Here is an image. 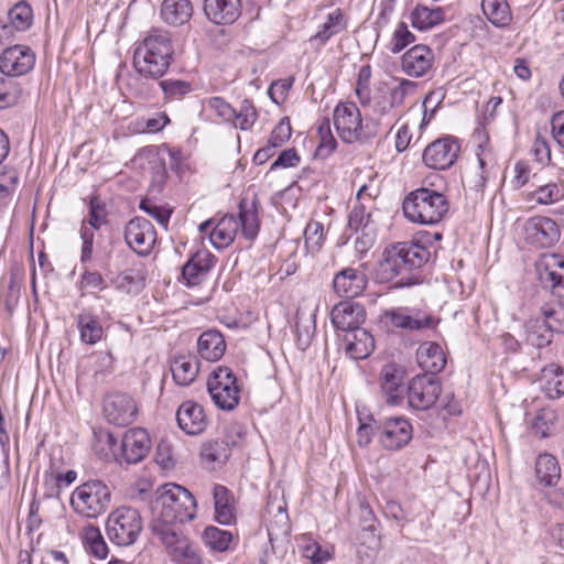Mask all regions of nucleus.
<instances>
[{"mask_svg":"<svg viewBox=\"0 0 564 564\" xmlns=\"http://www.w3.org/2000/svg\"><path fill=\"white\" fill-rule=\"evenodd\" d=\"M196 507L194 496L186 488L176 484L161 486L151 501L153 533L161 538L165 532H181L176 524L193 520Z\"/></svg>","mask_w":564,"mask_h":564,"instance_id":"f257e3e1","label":"nucleus"},{"mask_svg":"<svg viewBox=\"0 0 564 564\" xmlns=\"http://www.w3.org/2000/svg\"><path fill=\"white\" fill-rule=\"evenodd\" d=\"M430 250L414 241L398 242L383 252V259L379 264L378 275L381 282H389L401 276L394 282V288H404L417 283L414 270L422 268L430 259Z\"/></svg>","mask_w":564,"mask_h":564,"instance_id":"f03ea898","label":"nucleus"},{"mask_svg":"<svg viewBox=\"0 0 564 564\" xmlns=\"http://www.w3.org/2000/svg\"><path fill=\"white\" fill-rule=\"evenodd\" d=\"M174 50L170 34L161 30H152L141 42L137 43L133 53V67L144 78L159 79L169 69L173 61Z\"/></svg>","mask_w":564,"mask_h":564,"instance_id":"7ed1b4c3","label":"nucleus"},{"mask_svg":"<svg viewBox=\"0 0 564 564\" xmlns=\"http://www.w3.org/2000/svg\"><path fill=\"white\" fill-rule=\"evenodd\" d=\"M116 444L117 440L111 433L96 434L95 451L105 459L112 456L120 463L137 464L148 455L151 448L149 434L141 427L131 429L123 434L119 455L115 453Z\"/></svg>","mask_w":564,"mask_h":564,"instance_id":"20e7f679","label":"nucleus"},{"mask_svg":"<svg viewBox=\"0 0 564 564\" xmlns=\"http://www.w3.org/2000/svg\"><path fill=\"white\" fill-rule=\"evenodd\" d=\"M402 209L409 221L432 226L438 224L447 214L448 200L440 192L420 187L404 197Z\"/></svg>","mask_w":564,"mask_h":564,"instance_id":"39448f33","label":"nucleus"},{"mask_svg":"<svg viewBox=\"0 0 564 564\" xmlns=\"http://www.w3.org/2000/svg\"><path fill=\"white\" fill-rule=\"evenodd\" d=\"M110 501L111 491L99 479H91L79 485L72 492L69 499L72 509L77 514L88 519H95L105 513Z\"/></svg>","mask_w":564,"mask_h":564,"instance_id":"423d86ee","label":"nucleus"},{"mask_svg":"<svg viewBox=\"0 0 564 564\" xmlns=\"http://www.w3.org/2000/svg\"><path fill=\"white\" fill-rule=\"evenodd\" d=\"M143 528L140 512L131 507L113 510L107 519L106 529L111 542L120 546H129L139 538Z\"/></svg>","mask_w":564,"mask_h":564,"instance_id":"0eeeda50","label":"nucleus"},{"mask_svg":"<svg viewBox=\"0 0 564 564\" xmlns=\"http://www.w3.org/2000/svg\"><path fill=\"white\" fill-rule=\"evenodd\" d=\"M207 390L215 405L224 411H231L240 400L237 378L228 367L219 366L209 375Z\"/></svg>","mask_w":564,"mask_h":564,"instance_id":"6e6552de","label":"nucleus"},{"mask_svg":"<svg viewBox=\"0 0 564 564\" xmlns=\"http://www.w3.org/2000/svg\"><path fill=\"white\" fill-rule=\"evenodd\" d=\"M175 564H210L204 558L199 546L182 531L177 533H164L159 538Z\"/></svg>","mask_w":564,"mask_h":564,"instance_id":"1a4fd4ad","label":"nucleus"},{"mask_svg":"<svg viewBox=\"0 0 564 564\" xmlns=\"http://www.w3.org/2000/svg\"><path fill=\"white\" fill-rule=\"evenodd\" d=\"M442 387L438 378L433 375H417L409 383V405L419 411L431 409L438 400Z\"/></svg>","mask_w":564,"mask_h":564,"instance_id":"9d476101","label":"nucleus"},{"mask_svg":"<svg viewBox=\"0 0 564 564\" xmlns=\"http://www.w3.org/2000/svg\"><path fill=\"white\" fill-rule=\"evenodd\" d=\"M102 413L109 423L127 426L134 422L138 414V405L130 394L111 392L104 398Z\"/></svg>","mask_w":564,"mask_h":564,"instance_id":"9b49d317","label":"nucleus"},{"mask_svg":"<svg viewBox=\"0 0 564 564\" xmlns=\"http://www.w3.org/2000/svg\"><path fill=\"white\" fill-rule=\"evenodd\" d=\"M333 120L339 138L346 143H354L362 138V118L354 102H344L335 107Z\"/></svg>","mask_w":564,"mask_h":564,"instance_id":"f8f14e48","label":"nucleus"},{"mask_svg":"<svg viewBox=\"0 0 564 564\" xmlns=\"http://www.w3.org/2000/svg\"><path fill=\"white\" fill-rule=\"evenodd\" d=\"M124 240L139 256H148L155 243L156 232L150 220L134 217L126 225Z\"/></svg>","mask_w":564,"mask_h":564,"instance_id":"ddd939ff","label":"nucleus"},{"mask_svg":"<svg viewBox=\"0 0 564 564\" xmlns=\"http://www.w3.org/2000/svg\"><path fill=\"white\" fill-rule=\"evenodd\" d=\"M523 237L531 246L547 248L558 241L560 230L553 219L535 216L524 223Z\"/></svg>","mask_w":564,"mask_h":564,"instance_id":"4468645a","label":"nucleus"},{"mask_svg":"<svg viewBox=\"0 0 564 564\" xmlns=\"http://www.w3.org/2000/svg\"><path fill=\"white\" fill-rule=\"evenodd\" d=\"M459 150V144L452 137H445L430 143L422 159L430 169L446 170L455 163Z\"/></svg>","mask_w":564,"mask_h":564,"instance_id":"2eb2a0df","label":"nucleus"},{"mask_svg":"<svg viewBox=\"0 0 564 564\" xmlns=\"http://www.w3.org/2000/svg\"><path fill=\"white\" fill-rule=\"evenodd\" d=\"M35 64L34 52L25 45H13L0 55V72L7 76L28 74Z\"/></svg>","mask_w":564,"mask_h":564,"instance_id":"dca6fc26","label":"nucleus"},{"mask_svg":"<svg viewBox=\"0 0 564 564\" xmlns=\"http://www.w3.org/2000/svg\"><path fill=\"white\" fill-rule=\"evenodd\" d=\"M376 429L379 432V442L389 451L400 449L412 438V426L403 417H390L376 425Z\"/></svg>","mask_w":564,"mask_h":564,"instance_id":"f3484780","label":"nucleus"},{"mask_svg":"<svg viewBox=\"0 0 564 564\" xmlns=\"http://www.w3.org/2000/svg\"><path fill=\"white\" fill-rule=\"evenodd\" d=\"M198 229L202 234L209 231L210 243L216 249H225L234 242L239 223L234 215H225L216 224L213 219L202 223Z\"/></svg>","mask_w":564,"mask_h":564,"instance_id":"a211bd4d","label":"nucleus"},{"mask_svg":"<svg viewBox=\"0 0 564 564\" xmlns=\"http://www.w3.org/2000/svg\"><path fill=\"white\" fill-rule=\"evenodd\" d=\"M366 319L364 306L357 302L344 301L336 304L330 312V321L337 330L352 332L361 328Z\"/></svg>","mask_w":564,"mask_h":564,"instance_id":"6ab92c4d","label":"nucleus"},{"mask_svg":"<svg viewBox=\"0 0 564 564\" xmlns=\"http://www.w3.org/2000/svg\"><path fill=\"white\" fill-rule=\"evenodd\" d=\"M348 28V17L339 8L328 12L317 31L308 41L317 50L322 48L332 37L344 33Z\"/></svg>","mask_w":564,"mask_h":564,"instance_id":"aec40b11","label":"nucleus"},{"mask_svg":"<svg viewBox=\"0 0 564 564\" xmlns=\"http://www.w3.org/2000/svg\"><path fill=\"white\" fill-rule=\"evenodd\" d=\"M433 51L424 44H417L408 50L401 58V68L410 77H422L432 68Z\"/></svg>","mask_w":564,"mask_h":564,"instance_id":"412c9836","label":"nucleus"},{"mask_svg":"<svg viewBox=\"0 0 564 564\" xmlns=\"http://www.w3.org/2000/svg\"><path fill=\"white\" fill-rule=\"evenodd\" d=\"M216 263V257L206 249L197 250L183 265L182 279L187 286L198 285Z\"/></svg>","mask_w":564,"mask_h":564,"instance_id":"4be33fe9","label":"nucleus"},{"mask_svg":"<svg viewBox=\"0 0 564 564\" xmlns=\"http://www.w3.org/2000/svg\"><path fill=\"white\" fill-rule=\"evenodd\" d=\"M176 421L180 429L188 435H198L208 425L204 408L194 401H185L178 406Z\"/></svg>","mask_w":564,"mask_h":564,"instance_id":"5701e85b","label":"nucleus"},{"mask_svg":"<svg viewBox=\"0 0 564 564\" xmlns=\"http://www.w3.org/2000/svg\"><path fill=\"white\" fill-rule=\"evenodd\" d=\"M367 285V278L364 272L346 268L338 272L333 280L335 292L343 297L352 299L362 293Z\"/></svg>","mask_w":564,"mask_h":564,"instance_id":"b1692460","label":"nucleus"},{"mask_svg":"<svg viewBox=\"0 0 564 564\" xmlns=\"http://www.w3.org/2000/svg\"><path fill=\"white\" fill-rule=\"evenodd\" d=\"M536 271L542 283L551 288H564V258L562 256L543 254L536 263Z\"/></svg>","mask_w":564,"mask_h":564,"instance_id":"393cba45","label":"nucleus"},{"mask_svg":"<svg viewBox=\"0 0 564 564\" xmlns=\"http://www.w3.org/2000/svg\"><path fill=\"white\" fill-rule=\"evenodd\" d=\"M416 361L424 375L436 376L446 365V357L441 346L434 341L421 344L416 350Z\"/></svg>","mask_w":564,"mask_h":564,"instance_id":"a878e982","label":"nucleus"},{"mask_svg":"<svg viewBox=\"0 0 564 564\" xmlns=\"http://www.w3.org/2000/svg\"><path fill=\"white\" fill-rule=\"evenodd\" d=\"M346 354L355 360L365 359L370 356L375 349V339L372 335L364 329H355L344 335Z\"/></svg>","mask_w":564,"mask_h":564,"instance_id":"bb28decb","label":"nucleus"},{"mask_svg":"<svg viewBox=\"0 0 564 564\" xmlns=\"http://www.w3.org/2000/svg\"><path fill=\"white\" fill-rule=\"evenodd\" d=\"M204 11L216 24H230L240 14V0H205Z\"/></svg>","mask_w":564,"mask_h":564,"instance_id":"cd10ccee","label":"nucleus"},{"mask_svg":"<svg viewBox=\"0 0 564 564\" xmlns=\"http://www.w3.org/2000/svg\"><path fill=\"white\" fill-rule=\"evenodd\" d=\"M538 383L550 399L560 398L564 394V369L555 364L543 367Z\"/></svg>","mask_w":564,"mask_h":564,"instance_id":"c85d7f7f","label":"nucleus"},{"mask_svg":"<svg viewBox=\"0 0 564 564\" xmlns=\"http://www.w3.org/2000/svg\"><path fill=\"white\" fill-rule=\"evenodd\" d=\"M197 351L207 361L219 360L226 351V343L220 332L209 329L204 332L197 340Z\"/></svg>","mask_w":564,"mask_h":564,"instance_id":"c756f323","label":"nucleus"},{"mask_svg":"<svg viewBox=\"0 0 564 564\" xmlns=\"http://www.w3.org/2000/svg\"><path fill=\"white\" fill-rule=\"evenodd\" d=\"M383 321L387 325L391 327L409 330H419L422 328H427L433 323V318L431 316H411L406 313L404 308H394L391 311H387L383 315Z\"/></svg>","mask_w":564,"mask_h":564,"instance_id":"7c9ffc66","label":"nucleus"},{"mask_svg":"<svg viewBox=\"0 0 564 564\" xmlns=\"http://www.w3.org/2000/svg\"><path fill=\"white\" fill-rule=\"evenodd\" d=\"M173 379L178 386H189L199 371V361L193 355H182L173 358L171 364Z\"/></svg>","mask_w":564,"mask_h":564,"instance_id":"2f4dec72","label":"nucleus"},{"mask_svg":"<svg viewBox=\"0 0 564 564\" xmlns=\"http://www.w3.org/2000/svg\"><path fill=\"white\" fill-rule=\"evenodd\" d=\"M200 462L207 469L224 465L230 456V447L224 440H210L200 447Z\"/></svg>","mask_w":564,"mask_h":564,"instance_id":"473e14b6","label":"nucleus"},{"mask_svg":"<svg viewBox=\"0 0 564 564\" xmlns=\"http://www.w3.org/2000/svg\"><path fill=\"white\" fill-rule=\"evenodd\" d=\"M193 6L189 0H164L161 6V18L170 25H183L189 21Z\"/></svg>","mask_w":564,"mask_h":564,"instance_id":"72a5a7b5","label":"nucleus"},{"mask_svg":"<svg viewBox=\"0 0 564 564\" xmlns=\"http://www.w3.org/2000/svg\"><path fill=\"white\" fill-rule=\"evenodd\" d=\"M237 220L239 223V228H241V235L248 240H253L257 237L260 228V220L254 200H240L239 215Z\"/></svg>","mask_w":564,"mask_h":564,"instance_id":"f704fd0d","label":"nucleus"},{"mask_svg":"<svg viewBox=\"0 0 564 564\" xmlns=\"http://www.w3.org/2000/svg\"><path fill=\"white\" fill-rule=\"evenodd\" d=\"M215 519L220 524H230L235 519L234 497L231 492L221 485H216L213 490Z\"/></svg>","mask_w":564,"mask_h":564,"instance_id":"c9c22d12","label":"nucleus"},{"mask_svg":"<svg viewBox=\"0 0 564 564\" xmlns=\"http://www.w3.org/2000/svg\"><path fill=\"white\" fill-rule=\"evenodd\" d=\"M412 26L420 30H430L444 22V11L442 8L431 9L426 6L417 4L410 14Z\"/></svg>","mask_w":564,"mask_h":564,"instance_id":"e433bc0d","label":"nucleus"},{"mask_svg":"<svg viewBox=\"0 0 564 564\" xmlns=\"http://www.w3.org/2000/svg\"><path fill=\"white\" fill-rule=\"evenodd\" d=\"M80 340L88 345H95L101 340L104 328L97 317L89 312H82L76 317Z\"/></svg>","mask_w":564,"mask_h":564,"instance_id":"4c0bfd02","label":"nucleus"},{"mask_svg":"<svg viewBox=\"0 0 564 564\" xmlns=\"http://www.w3.org/2000/svg\"><path fill=\"white\" fill-rule=\"evenodd\" d=\"M535 474L538 480L545 486H554L561 477V468L551 454H541L536 458Z\"/></svg>","mask_w":564,"mask_h":564,"instance_id":"58836bf2","label":"nucleus"},{"mask_svg":"<svg viewBox=\"0 0 564 564\" xmlns=\"http://www.w3.org/2000/svg\"><path fill=\"white\" fill-rule=\"evenodd\" d=\"M481 9L485 17L497 28L510 24L512 14L506 0H482Z\"/></svg>","mask_w":564,"mask_h":564,"instance_id":"ea45409f","label":"nucleus"},{"mask_svg":"<svg viewBox=\"0 0 564 564\" xmlns=\"http://www.w3.org/2000/svg\"><path fill=\"white\" fill-rule=\"evenodd\" d=\"M380 386L382 392L387 395V401L391 404H397L402 389L401 376L399 375L395 366L387 365L382 368L380 373Z\"/></svg>","mask_w":564,"mask_h":564,"instance_id":"a19ab883","label":"nucleus"},{"mask_svg":"<svg viewBox=\"0 0 564 564\" xmlns=\"http://www.w3.org/2000/svg\"><path fill=\"white\" fill-rule=\"evenodd\" d=\"M234 540L231 532L209 525L202 533L204 545L214 553H223L229 550Z\"/></svg>","mask_w":564,"mask_h":564,"instance_id":"79ce46f5","label":"nucleus"},{"mask_svg":"<svg viewBox=\"0 0 564 564\" xmlns=\"http://www.w3.org/2000/svg\"><path fill=\"white\" fill-rule=\"evenodd\" d=\"M80 536L85 547L91 555L96 558H105L107 556L108 546L97 527L93 524L86 525Z\"/></svg>","mask_w":564,"mask_h":564,"instance_id":"37998d69","label":"nucleus"},{"mask_svg":"<svg viewBox=\"0 0 564 564\" xmlns=\"http://www.w3.org/2000/svg\"><path fill=\"white\" fill-rule=\"evenodd\" d=\"M544 323L553 333L564 334V302L552 301L541 307Z\"/></svg>","mask_w":564,"mask_h":564,"instance_id":"c03bdc74","label":"nucleus"},{"mask_svg":"<svg viewBox=\"0 0 564 564\" xmlns=\"http://www.w3.org/2000/svg\"><path fill=\"white\" fill-rule=\"evenodd\" d=\"M531 197L542 205L557 203L564 198V183L551 182L539 185L538 188L531 193Z\"/></svg>","mask_w":564,"mask_h":564,"instance_id":"a18cd8bd","label":"nucleus"},{"mask_svg":"<svg viewBox=\"0 0 564 564\" xmlns=\"http://www.w3.org/2000/svg\"><path fill=\"white\" fill-rule=\"evenodd\" d=\"M164 99L169 101L181 100L193 90L192 83L182 79H163L159 83Z\"/></svg>","mask_w":564,"mask_h":564,"instance_id":"49530a36","label":"nucleus"},{"mask_svg":"<svg viewBox=\"0 0 564 564\" xmlns=\"http://www.w3.org/2000/svg\"><path fill=\"white\" fill-rule=\"evenodd\" d=\"M553 332L544 322H532L528 326L527 340L530 345L542 348L551 344Z\"/></svg>","mask_w":564,"mask_h":564,"instance_id":"de8ad7c7","label":"nucleus"},{"mask_svg":"<svg viewBox=\"0 0 564 564\" xmlns=\"http://www.w3.org/2000/svg\"><path fill=\"white\" fill-rule=\"evenodd\" d=\"M9 20L17 31H25L32 24L33 13L31 7L24 2H18L10 9Z\"/></svg>","mask_w":564,"mask_h":564,"instance_id":"09e8293b","label":"nucleus"},{"mask_svg":"<svg viewBox=\"0 0 564 564\" xmlns=\"http://www.w3.org/2000/svg\"><path fill=\"white\" fill-rule=\"evenodd\" d=\"M319 143L316 149V155L319 158H327L337 147V141L330 131V122L324 119L318 127Z\"/></svg>","mask_w":564,"mask_h":564,"instance_id":"8fccbe9b","label":"nucleus"},{"mask_svg":"<svg viewBox=\"0 0 564 564\" xmlns=\"http://www.w3.org/2000/svg\"><path fill=\"white\" fill-rule=\"evenodd\" d=\"M305 247L308 252L319 251L324 242V226L319 221H310L304 230Z\"/></svg>","mask_w":564,"mask_h":564,"instance_id":"3c124183","label":"nucleus"},{"mask_svg":"<svg viewBox=\"0 0 564 564\" xmlns=\"http://www.w3.org/2000/svg\"><path fill=\"white\" fill-rule=\"evenodd\" d=\"M415 41V35L409 30L405 22H399L390 41V52L398 54Z\"/></svg>","mask_w":564,"mask_h":564,"instance_id":"603ef678","label":"nucleus"},{"mask_svg":"<svg viewBox=\"0 0 564 564\" xmlns=\"http://www.w3.org/2000/svg\"><path fill=\"white\" fill-rule=\"evenodd\" d=\"M416 88L417 83L409 79H402L389 91L390 107L395 108L402 106L409 96L414 95Z\"/></svg>","mask_w":564,"mask_h":564,"instance_id":"864d4df0","label":"nucleus"},{"mask_svg":"<svg viewBox=\"0 0 564 564\" xmlns=\"http://www.w3.org/2000/svg\"><path fill=\"white\" fill-rule=\"evenodd\" d=\"M258 118V113L253 105L245 100L240 107V110H236V117L234 118L235 127L241 130H249Z\"/></svg>","mask_w":564,"mask_h":564,"instance_id":"5fc2aeb1","label":"nucleus"},{"mask_svg":"<svg viewBox=\"0 0 564 564\" xmlns=\"http://www.w3.org/2000/svg\"><path fill=\"white\" fill-rule=\"evenodd\" d=\"M208 110L216 113L223 121H234L236 109L221 97H212L205 101Z\"/></svg>","mask_w":564,"mask_h":564,"instance_id":"6e6d98bb","label":"nucleus"},{"mask_svg":"<svg viewBox=\"0 0 564 564\" xmlns=\"http://www.w3.org/2000/svg\"><path fill=\"white\" fill-rule=\"evenodd\" d=\"M292 135L290 119L283 117L272 130L268 142L276 149L282 147Z\"/></svg>","mask_w":564,"mask_h":564,"instance_id":"4d7b16f0","label":"nucleus"},{"mask_svg":"<svg viewBox=\"0 0 564 564\" xmlns=\"http://www.w3.org/2000/svg\"><path fill=\"white\" fill-rule=\"evenodd\" d=\"M554 413L551 410H541L536 413L532 430L540 437H546L552 429Z\"/></svg>","mask_w":564,"mask_h":564,"instance_id":"13d9d810","label":"nucleus"},{"mask_svg":"<svg viewBox=\"0 0 564 564\" xmlns=\"http://www.w3.org/2000/svg\"><path fill=\"white\" fill-rule=\"evenodd\" d=\"M367 225V228H373L370 225V214L366 213L364 206H355L348 217V226L351 230H355L357 234L361 231L364 226Z\"/></svg>","mask_w":564,"mask_h":564,"instance_id":"bf43d9fd","label":"nucleus"},{"mask_svg":"<svg viewBox=\"0 0 564 564\" xmlns=\"http://www.w3.org/2000/svg\"><path fill=\"white\" fill-rule=\"evenodd\" d=\"M140 209L145 212L152 218H154L160 225L167 226L171 212L155 205L153 202L149 199H142L139 205Z\"/></svg>","mask_w":564,"mask_h":564,"instance_id":"052dcab7","label":"nucleus"},{"mask_svg":"<svg viewBox=\"0 0 564 564\" xmlns=\"http://www.w3.org/2000/svg\"><path fill=\"white\" fill-rule=\"evenodd\" d=\"M106 223L105 206L97 197H93L89 203L88 224L93 229H99Z\"/></svg>","mask_w":564,"mask_h":564,"instance_id":"680f3d73","label":"nucleus"},{"mask_svg":"<svg viewBox=\"0 0 564 564\" xmlns=\"http://www.w3.org/2000/svg\"><path fill=\"white\" fill-rule=\"evenodd\" d=\"M375 240V229L367 228V225H365L355 240L356 252L359 253L360 256L365 254L373 246Z\"/></svg>","mask_w":564,"mask_h":564,"instance_id":"e2e57ef3","label":"nucleus"},{"mask_svg":"<svg viewBox=\"0 0 564 564\" xmlns=\"http://www.w3.org/2000/svg\"><path fill=\"white\" fill-rule=\"evenodd\" d=\"M304 556L310 558L313 564H324L329 561L332 554L324 550L317 542H313L304 547Z\"/></svg>","mask_w":564,"mask_h":564,"instance_id":"0e129e2a","label":"nucleus"},{"mask_svg":"<svg viewBox=\"0 0 564 564\" xmlns=\"http://www.w3.org/2000/svg\"><path fill=\"white\" fill-rule=\"evenodd\" d=\"M300 156L295 149H288L280 153L272 163L271 170L294 167L300 163Z\"/></svg>","mask_w":564,"mask_h":564,"instance_id":"69168bd1","label":"nucleus"},{"mask_svg":"<svg viewBox=\"0 0 564 564\" xmlns=\"http://www.w3.org/2000/svg\"><path fill=\"white\" fill-rule=\"evenodd\" d=\"M141 123H143L142 132H159L170 123V118L165 112H160L154 117L142 118Z\"/></svg>","mask_w":564,"mask_h":564,"instance_id":"338daca9","label":"nucleus"},{"mask_svg":"<svg viewBox=\"0 0 564 564\" xmlns=\"http://www.w3.org/2000/svg\"><path fill=\"white\" fill-rule=\"evenodd\" d=\"M551 128L554 140L564 149V110L553 115Z\"/></svg>","mask_w":564,"mask_h":564,"instance_id":"774afa93","label":"nucleus"}]
</instances>
